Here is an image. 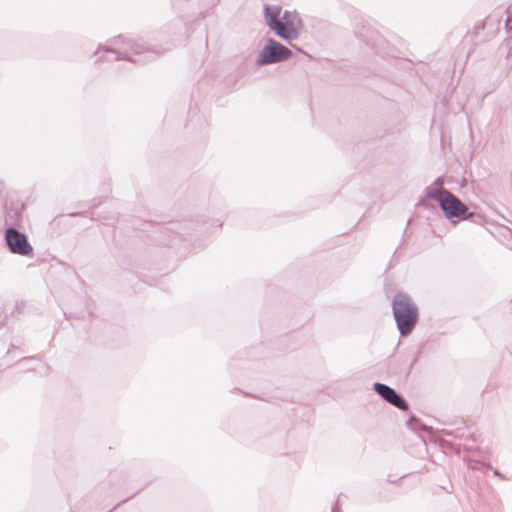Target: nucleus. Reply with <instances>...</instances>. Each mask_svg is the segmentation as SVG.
Instances as JSON below:
<instances>
[{"instance_id": "f257e3e1", "label": "nucleus", "mask_w": 512, "mask_h": 512, "mask_svg": "<svg viewBox=\"0 0 512 512\" xmlns=\"http://www.w3.org/2000/svg\"><path fill=\"white\" fill-rule=\"evenodd\" d=\"M109 45H100L93 53L95 62H113L126 60L137 62L135 56L148 52L146 45L139 39L117 36L109 41Z\"/></svg>"}, {"instance_id": "f03ea898", "label": "nucleus", "mask_w": 512, "mask_h": 512, "mask_svg": "<svg viewBox=\"0 0 512 512\" xmlns=\"http://www.w3.org/2000/svg\"><path fill=\"white\" fill-rule=\"evenodd\" d=\"M279 6H264V16L268 27L281 39L290 41L299 38L303 24L296 11L285 10L280 18Z\"/></svg>"}, {"instance_id": "7ed1b4c3", "label": "nucleus", "mask_w": 512, "mask_h": 512, "mask_svg": "<svg viewBox=\"0 0 512 512\" xmlns=\"http://www.w3.org/2000/svg\"><path fill=\"white\" fill-rule=\"evenodd\" d=\"M392 311L401 336H407L418 321V308L405 293L398 292L392 301Z\"/></svg>"}, {"instance_id": "20e7f679", "label": "nucleus", "mask_w": 512, "mask_h": 512, "mask_svg": "<svg viewBox=\"0 0 512 512\" xmlns=\"http://www.w3.org/2000/svg\"><path fill=\"white\" fill-rule=\"evenodd\" d=\"M292 56V51L273 38H269L260 51L256 64L264 66L274 63L283 62Z\"/></svg>"}, {"instance_id": "39448f33", "label": "nucleus", "mask_w": 512, "mask_h": 512, "mask_svg": "<svg viewBox=\"0 0 512 512\" xmlns=\"http://www.w3.org/2000/svg\"><path fill=\"white\" fill-rule=\"evenodd\" d=\"M440 199L439 206L445 216L453 223L469 219L472 214L468 212L467 206L462 203L453 193L444 192Z\"/></svg>"}, {"instance_id": "423d86ee", "label": "nucleus", "mask_w": 512, "mask_h": 512, "mask_svg": "<svg viewBox=\"0 0 512 512\" xmlns=\"http://www.w3.org/2000/svg\"><path fill=\"white\" fill-rule=\"evenodd\" d=\"M4 238L11 253L21 256H31L33 254V247L27 236L18 229L14 227L7 228Z\"/></svg>"}, {"instance_id": "0eeeda50", "label": "nucleus", "mask_w": 512, "mask_h": 512, "mask_svg": "<svg viewBox=\"0 0 512 512\" xmlns=\"http://www.w3.org/2000/svg\"><path fill=\"white\" fill-rule=\"evenodd\" d=\"M373 388L377 392V394H379L389 404L403 411L408 410V403L392 387L377 382L374 383Z\"/></svg>"}, {"instance_id": "6e6552de", "label": "nucleus", "mask_w": 512, "mask_h": 512, "mask_svg": "<svg viewBox=\"0 0 512 512\" xmlns=\"http://www.w3.org/2000/svg\"><path fill=\"white\" fill-rule=\"evenodd\" d=\"M443 181L438 178L436 179L430 186L425 189L426 197L430 199L437 200L440 203V199L444 196V192H449L446 189H443Z\"/></svg>"}, {"instance_id": "1a4fd4ad", "label": "nucleus", "mask_w": 512, "mask_h": 512, "mask_svg": "<svg viewBox=\"0 0 512 512\" xmlns=\"http://www.w3.org/2000/svg\"><path fill=\"white\" fill-rule=\"evenodd\" d=\"M507 17L505 20V27L507 30H512V4L505 10Z\"/></svg>"}, {"instance_id": "9d476101", "label": "nucleus", "mask_w": 512, "mask_h": 512, "mask_svg": "<svg viewBox=\"0 0 512 512\" xmlns=\"http://www.w3.org/2000/svg\"><path fill=\"white\" fill-rule=\"evenodd\" d=\"M471 467H472L473 469H476V468H477V464L471 465Z\"/></svg>"}, {"instance_id": "9b49d317", "label": "nucleus", "mask_w": 512, "mask_h": 512, "mask_svg": "<svg viewBox=\"0 0 512 512\" xmlns=\"http://www.w3.org/2000/svg\"><path fill=\"white\" fill-rule=\"evenodd\" d=\"M494 474L500 476V473L498 471H495Z\"/></svg>"}, {"instance_id": "f8f14e48", "label": "nucleus", "mask_w": 512, "mask_h": 512, "mask_svg": "<svg viewBox=\"0 0 512 512\" xmlns=\"http://www.w3.org/2000/svg\"><path fill=\"white\" fill-rule=\"evenodd\" d=\"M332 512H337V509H336V508H333V509H332Z\"/></svg>"}]
</instances>
